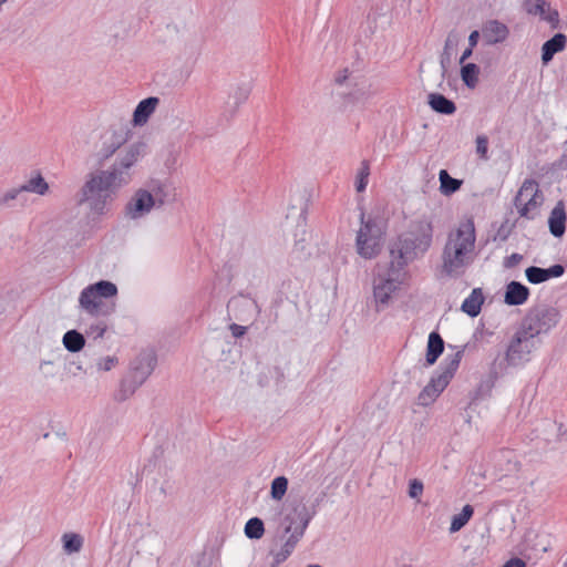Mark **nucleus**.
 Masks as SVG:
<instances>
[{
  "label": "nucleus",
  "mask_w": 567,
  "mask_h": 567,
  "mask_svg": "<svg viewBox=\"0 0 567 567\" xmlns=\"http://www.w3.org/2000/svg\"><path fill=\"white\" fill-rule=\"evenodd\" d=\"M130 136L126 127L114 132L110 141H105L96 153L100 165L115 155L113 163L104 169H96L86 175L85 182L78 193V204L86 205L95 215L106 212L107 205L114 199L118 190L127 186L134 176L135 166L146 153V144L136 142L125 150L117 152Z\"/></svg>",
  "instance_id": "obj_1"
},
{
  "label": "nucleus",
  "mask_w": 567,
  "mask_h": 567,
  "mask_svg": "<svg viewBox=\"0 0 567 567\" xmlns=\"http://www.w3.org/2000/svg\"><path fill=\"white\" fill-rule=\"evenodd\" d=\"M313 514V511L300 503L290 511L276 512L266 518L274 529L269 556L276 564L284 563L292 554Z\"/></svg>",
  "instance_id": "obj_2"
},
{
  "label": "nucleus",
  "mask_w": 567,
  "mask_h": 567,
  "mask_svg": "<svg viewBox=\"0 0 567 567\" xmlns=\"http://www.w3.org/2000/svg\"><path fill=\"white\" fill-rule=\"evenodd\" d=\"M475 226L467 219L449 233L443 247L441 271L446 277H460L475 258Z\"/></svg>",
  "instance_id": "obj_3"
},
{
  "label": "nucleus",
  "mask_w": 567,
  "mask_h": 567,
  "mask_svg": "<svg viewBox=\"0 0 567 567\" xmlns=\"http://www.w3.org/2000/svg\"><path fill=\"white\" fill-rule=\"evenodd\" d=\"M433 241V226L430 219L420 218L410 224L408 230L400 234L390 245L389 251L393 265L404 268L421 258Z\"/></svg>",
  "instance_id": "obj_4"
},
{
  "label": "nucleus",
  "mask_w": 567,
  "mask_h": 567,
  "mask_svg": "<svg viewBox=\"0 0 567 567\" xmlns=\"http://www.w3.org/2000/svg\"><path fill=\"white\" fill-rule=\"evenodd\" d=\"M117 295V287L109 280H100L85 287L79 297V307L85 313L100 318L106 317L113 311L109 299Z\"/></svg>",
  "instance_id": "obj_5"
},
{
  "label": "nucleus",
  "mask_w": 567,
  "mask_h": 567,
  "mask_svg": "<svg viewBox=\"0 0 567 567\" xmlns=\"http://www.w3.org/2000/svg\"><path fill=\"white\" fill-rule=\"evenodd\" d=\"M156 355L152 351L141 352L131 363V372L122 380L116 400L125 401L147 380L156 365Z\"/></svg>",
  "instance_id": "obj_6"
},
{
  "label": "nucleus",
  "mask_w": 567,
  "mask_h": 567,
  "mask_svg": "<svg viewBox=\"0 0 567 567\" xmlns=\"http://www.w3.org/2000/svg\"><path fill=\"white\" fill-rule=\"evenodd\" d=\"M360 220L361 226L355 237L357 252L364 259H372L381 251L384 231L377 220H364V213H361Z\"/></svg>",
  "instance_id": "obj_7"
},
{
  "label": "nucleus",
  "mask_w": 567,
  "mask_h": 567,
  "mask_svg": "<svg viewBox=\"0 0 567 567\" xmlns=\"http://www.w3.org/2000/svg\"><path fill=\"white\" fill-rule=\"evenodd\" d=\"M404 270L395 265H378L373 280V296L377 303L386 305L391 295L403 281Z\"/></svg>",
  "instance_id": "obj_8"
},
{
  "label": "nucleus",
  "mask_w": 567,
  "mask_h": 567,
  "mask_svg": "<svg viewBox=\"0 0 567 567\" xmlns=\"http://www.w3.org/2000/svg\"><path fill=\"white\" fill-rule=\"evenodd\" d=\"M462 351H457L451 360L445 363L442 371L431 379L429 384L424 386L417 396L419 405L429 406L439 398L452 380L460 365Z\"/></svg>",
  "instance_id": "obj_9"
},
{
  "label": "nucleus",
  "mask_w": 567,
  "mask_h": 567,
  "mask_svg": "<svg viewBox=\"0 0 567 567\" xmlns=\"http://www.w3.org/2000/svg\"><path fill=\"white\" fill-rule=\"evenodd\" d=\"M556 311L550 308H535L529 310L522 320L518 329L528 337L535 339L539 333L547 330L551 323L556 322Z\"/></svg>",
  "instance_id": "obj_10"
},
{
  "label": "nucleus",
  "mask_w": 567,
  "mask_h": 567,
  "mask_svg": "<svg viewBox=\"0 0 567 567\" xmlns=\"http://www.w3.org/2000/svg\"><path fill=\"white\" fill-rule=\"evenodd\" d=\"M534 349L535 339L528 337L517 328L507 346L505 360L509 365L515 367L522 364L528 361V357Z\"/></svg>",
  "instance_id": "obj_11"
},
{
  "label": "nucleus",
  "mask_w": 567,
  "mask_h": 567,
  "mask_svg": "<svg viewBox=\"0 0 567 567\" xmlns=\"http://www.w3.org/2000/svg\"><path fill=\"white\" fill-rule=\"evenodd\" d=\"M156 207L148 190L138 188L125 206V214L131 219H138Z\"/></svg>",
  "instance_id": "obj_12"
},
{
  "label": "nucleus",
  "mask_w": 567,
  "mask_h": 567,
  "mask_svg": "<svg viewBox=\"0 0 567 567\" xmlns=\"http://www.w3.org/2000/svg\"><path fill=\"white\" fill-rule=\"evenodd\" d=\"M524 8L527 13L540 16V18L553 28H557L559 23V13L556 9H551L546 0H525Z\"/></svg>",
  "instance_id": "obj_13"
},
{
  "label": "nucleus",
  "mask_w": 567,
  "mask_h": 567,
  "mask_svg": "<svg viewBox=\"0 0 567 567\" xmlns=\"http://www.w3.org/2000/svg\"><path fill=\"white\" fill-rule=\"evenodd\" d=\"M565 272V267L560 264L553 265L549 268H540L536 266H530L526 268L525 276L528 282L533 285H538L549 280L550 278H557L563 276Z\"/></svg>",
  "instance_id": "obj_14"
},
{
  "label": "nucleus",
  "mask_w": 567,
  "mask_h": 567,
  "mask_svg": "<svg viewBox=\"0 0 567 567\" xmlns=\"http://www.w3.org/2000/svg\"><path fill=\"white\" fill-rule=\"evenodd\" d=\"M508 34L507 25L498 20H488L482 28L483 40L489 45L504 42Z\"/></svg>",
  "instance_id": "obj_15"
},
{
  "label": "nucleus",
  "mask_w": 567,
  "mask_h": 567,
  "mask_svg": "<svg viewBox=\"0 0 567 567\" xmlns=\"http://www.w3.org/2000/svg\"><path fill=\"white\" fill-rule=\"evenodd\" d=\"M566 219L567 214L565 209V204L563 200H558L555 207L551 209L548 217L549 233L554 237L560 238L564 236L566 231Z\"/></svg>",
  "instance_id": "obj_16"
},
{
  "label": "nucleus",
  "mask_w": 567,
  "mask_h": 567,
  "mask_svg": "<svg viewBox=\"0 0 567 567\" xmlns=\"http://www.w3.org/2000/svg\"><path fill=\"white\" fill-rule=\"evenodd\" d=\"M159 99L156 96H150L142 100L133 112V124L135 126H143L147 123L150 116L155 112Z\"/></svg>",
  "instance_id": "obj_17"
},
{
  "label": "nucleus",
  "mask_w": 567,
  "mask_h": 567,
  "mask_svg": "<svg viewBox=\"0 0 567 567\" xmlns=\"http://www.w3.org/2000/svg\"><path fill=\"white\" fill-rule=\"evenodd\" d=\"M529 297V289L519 281H511L506 286L504 301L508 306H520Z\"/></svg>",
  "instance_id": "obj_18"
},
{
  "label": "nucleus",
  "mask_w": 567,
  "mask_h": 567,
  "mask_svg": "<svg viewBox=\"0 0 567 567\" xmlns=\"http://www.w3.org/2000/svg\"><path fill=\"white\" fill-rule=\"evenodd\" d=\"M567 43V37L564 33H556L553 38L547 40L542 47V62L548 64L554 55L563 51Z\"/></svg>",
  "instance_id": "obj_19"
},
{
  "label": "nucleus",
  "mask_w": 567,
  "mask_h": 567,
  "mask_svg": "<svg viewBox=\"0 0 567 567\" xmlns=\"http://www.w3.org/2000/svg\"><path fill=\"white\" fill-rule=\"evenodd\" d=\"M495 465L505 475H509L518 471L519 464L513 451L503 450L495 455Z\"/></svg>",
  "instance_id": "obj_20"
},
{
  "label": "nucleus",
  "mask_w": 567,
  "mask_h": 567,
  "mask_svg": "<svg viewBox=\"0 0 567 567\" xmlns=\"http://www.w3.org/2000/svg\"><path fill=\"white\" fill-rule=\"evenodd\" d=\"M427 103L434 112L440 114L451 115L456 111L455 103L440 93H430Z\"/></svg>",
  "instance_id": "obj_21"
},
{
  "label": "nucleus",
  "mask_w": 567,
  "mask_h": 567,
  "mask_svg": "<svg viewBox=\"0 0 567 567\" xmlns=\"http://www.w3.org/2000/svg\"><path fill=\"white\" fill-rule=\"evenodd\" d=\"M443 350L444 341L442 337L435 331L431 332L427 340L425 357L427 365L434 364L439 357L442 354Z\"/></svg>",
  "instance_id": "obj_22"
},
{
  "label": "nucleus",
  "mask_w": 567,
  "mask_h": 567,
  "mask_svg": "<svg viewBox=\"0 0 567 567\" xmlns=\"http://www.w3.org/2000/svg\"><path fill=\"white\" fill-rule=\"evenodd\" d=\"M484 302V296L481 288L472 290L471 295L463 301L462 311L467 313L470 317H476L481 312V307Z\"/></svg>",
  "instance_id": "obj_23"
},
{
  "label": "nucleus",
  "mask_w": 567,
  "mask_h": 567,
  "mask_svg": "<svg viewBox=\"0 0 567 567\" xmlns=\"http://www.w3.org/2000/svg\"><path fill=\"white\" fill-rule=\"evenodd\" d=\"M20 190H22V193H34L37 195L44 196L49 192V184L45 182L43 176L38 173L35 176H32L20 185Z\"/></svg>",
  "instance_id": "obj_24"
},
{
  "label": "nucleus",
  "mask_w": 567,
  "mask_h": 567,
  "mask_svg": "<svg viewBox=\"0 0 567 567\" xmlns=\"http://www.w3.org/2000/svg\"><path fill=\"white\" fill-rule=\"evenodd\" d=\"M146 190L150 192L154 205L159 208L168 198V187L161 181L153 179L148 183Z\"/></svg>",
  "instance_id": "obj_25"
},
{
  "label": "nucleus",
  "mask_w": 567,
  "mask_h": 567,
  "mask_svg": "<svg viewBox=\"0 0 567 567\" xmlns=\"http://www.w3.org/2000/svg\"><path fill=\"white\" fill-rule=\"evenodd\" d=\"M64 348L72 352H80L85 346L84 336L75 329L69 330L64 333L62 339Z\"/></svg>",
  "instance_id": "obj_26"
},
{
  "label": "nucleus",
  "mask_w": 567,
  "mask_h": 567,
  "mask_svg": "<svg viewBox=\"0 0 567 567\" xmlns=\"http://www.w3.org/2000/svg\"><path fill=\"white\" fill-rule=\"evenodd\" d=\"M538 184L534 179H525L514 198V205L515 207L523 205L522 203L527 202V198L538 197Z\"/></svg>",
  "instance_id": "obj_27"
},
{
  "label": "nucleus",
  "mask_w": 567,
  "mask_h": 567,
  "mask_svg": "<svg viewBox=\"0 0 567 567\" xmlns=\"http://www.w3.org/2000/svg\"><path fill=\"white\" fill-rule=\"evenodd\" d=\"M439 179H440V192L445 195L450 196L454 193H456L462 184L463 181L456 179L447 173L446 169H441L439 173Z\"/></svg>",
  "instance_id": "obj_28"
},
{
  "label": "nucleus",
  "mask_w": 567,
  "mask_h": 567,
  "mask_svg": "<svg viewBox=\"0 0 567 567\" xmlns=\"http://www.w3.org/2000/svg\"><path fill=\"white\" fill-rule=\"evenodd\" d=\"M251 93V86L248 83H243L237 85L231 94L229 95V104L233 105L234 110H237L240 105H243L249 97Z\"/></svg>",
  "instance_id": "obj_29"
},
{
  "label": "nucleus",
  "mask_w": 567,
  "mask_h": 567,
  "mask_svg": "<svg viewBox=\"0 0 567 567\" xmlns=\"http://www.w3.org/2000/svg\"><path fill=\"white\" fill-rule=\"evenodd\" d=\"M480 68L475 63H466L461 69V78L464 84L474 89L478 83Z\"/></svg>",
  "instance_id": "obj_30"
},
{
  "label": "nucleus",
  "mask_w": 567,
  "mask_h": 567,
  "mask_svg": "<svg viewBox=\"0 0 567 567\" xmlns=\"http://www.w3.org/2000/svg\"><path fill=\"white\" fill-rule=\"evenodd\" d=\"M63 549L66 554L79 553L83 546V537L75 533H65L62 536Z\"/></svg>",
  "instance_id": "obj_31"
},
{
  "label": "nucleus",
  "mask_w": 567,
  "mask_h": 567,
  "mask_svg": "<svg viewBox=\"0 0 567 567\" xmlns=\"http://www.w3.org/2000/svg\"><path fill=\"white\" fill-rule=\"evenodd\" d=\"M474 509L471 505H465L461 513L452 517L450 532L455 533L462 529L473 516Z\"/></svg>",
  "instance_id": "obj_32"
},
{
  "label": "nucleus",
  "mask_w": 567,
  "mask_h": 567,
  "mask_svg": "<svg viewBox=\"0 0 567 567\" xmlns=\"http://www.w3.org/2000/svg\"><path fill=\"white\" fill-rule=\"evenodd\" d=\"M265 534L264 522L258 517L248 519L245 525V535L250 539H260Z\"/></svg>",
  "instance_id": "obj_33"
},
{
  "label": "nucleus",
  "mask_w": 567,
  "mask_h": 567,
  "mask_svg": "<svg viewBox=\"0 0 567 567\" xmlns=\"http://www.w3.org/2000/svg\"><path fill=\"white\" fill-rule=\"evenodd\" d=\"M22 190H20V186L12 187L7 189L4 193L0 195V207L1 208H12L14 207V202L21 199Z\"/></svg>",
  "instance_id": "obj_34"
},
{
  "label": "nucleus",
  "mask_w": 567,
  "mask_h": 567,
  "mask_svg": "<svg viewBox=\"0 0 567 567\" xmlns=\"http://www.w3.org/2000/svg\"><path fill=\"white\" fill-rule=\"evenodd\" d=\"M288 488V480L285 476H277L271 482L270 495L275 501H281Z\"/></svg>",
  "instance_id": "obj_35"
},
{
  "label": "nucleus",
  "mask_w": 567,
  "mask_h": 567,
  "mask_svg": "<svg viewBox=\"0 0 567 567\" xmlns=\"http://www.w3.org/2000/svg\"><path fill=\"white\" fill-rule=\"evenodd\" d=\"M369 175H370V165H369V162L364 159L361 162L360 168L357 173V178H355L357 192L361 193L365 189V187L368 185Z\"/></svg>",
  "instance_id": "obj_36"
},
{
  "label": "nucleus",
  "mask_w": 567,
  "mask_h": 567,
  "mask_svg": "<svg viewBox=\"0 0 567 567\" xmlns=\"http://www.w3.org/2000/svg\"><path fill=\"white\" fill-rule=\"evenodd\" d=\"M96 319V322L91 323L85 330L86 336L94 340L102 338L107 329V326L103 320H100L99 318Z\"/></svg>",
  "instance_id": "obj_37"
},
{
  "label": "nucleus",
  "mask_w": 567,
  "mask_h": 567,
  "mask_svg": "<svg viewBox=\"0 0 567 567\" xmlns=\"http://www.w3.org/2000/svg\"><path fill=\"white\" fill-rule=\"evenodd\" d=\"M523 205H518L516 208L518 210V214L522 217H525L527 219H533L534 216H532L529 213L532 210H535L539 205L540 202L537 200V197L527 198V202L522 203Z\"/></svg>",
  "instance_id": "obj_38"
},
{
  "label": "nucleus",
  "mask_w": 567,
  "mask_h": 567,
  "mask_svg": "<svg viewBox=\"0 0 567 567\" xmlns=\"http://www.w3.org/2000/svg\"><path fill=\"white\" fill-rule=\"evenodd\" d=\"M423 489H424V486H423L422 481H420L417 478H413L409 482L408 494L412 499L419 501L421 495L423 494Z\"/></svg>",
  "instance_id": "obj_39"
},
{
  "label": "nucleus",
  "mask_w": 567,
  "mask_h": 567,
  "mask_svg": "<svg viewBox=\"0 0 567 567\" xmlns=\"http://www.w3.org/2000/svg\"><path fill=\"white\" fill-rule=\"evenodd\" d=\"M117 362L118 360L114 355L100 358L96 362V369L99 371H111L117 364Z\"/></svg>",
  "instance_id": "obj_40"
},
{
  "label": "nucleus",
  "mask_w": 567,
  "mask_h": 567,
  "mask_svg": "<svg viewBox=\"0 0 567 567\" xmlns=\"http://www.w3.org/2000/svg\"><path fill=\"white\" fill-rule=\"evenodd\" d=\"M487 151H488V138L485 135H478L476 137V153L482 159H487Z\"/></svg>",
  "instance_id": "obj_41"
},
{
  "label": "nucleus",
  "mask_w": 567,
  "mask_h": 567,
  "mask_svg": "<svg viewBox=\"0 0 567 567\" xmlns=\"http://www.w3.org/2000/svg\"><path fill=\"white\" fill-rule=\"evenodd\" d=\"M523 260V255L514 252L511 256L506 257L503 261V266L505 268H514Z\"/></svg>",
  "instance_id": "obj_42"
},
{
  "label": "nucleus",
  "mask_w": 567,
  "mask_h": 567,
  "mask_svg": "<svg viewBox=\"0 0 567 567\" xmlns=\"http://www.w3.org/2000/svg\"><path fill=\"white\" fill-rule=\"evenodd\" d=\"M233 337L240 338L246 333L247 328L237 323H231L229 326Z\"/></svg>",
  "instance_id": "obj_43"
},
{
  "label": "nucleus",
  "mask_w": 567,
  "mask_h": 567,
  "mask_svg": "<svg viewBox=\"0 0 567 567\" xmlns=\"http://www.w3.org/2000/svg\"><path fill=\"white\" fill-rule=\"evenodd\" d=\"M503 567H526V564L523 559L515 557L507 560Z\"/></svg>",
  "instance_id": "obj_44"
},
{
  "label": "nucleus",
  "mask_w": 567,
  "mask_h": 567,
  "mask_svg": "<svg viewBox=\"0 0 567 567\" xmlns=\"http://www.w3.org/2000/svg\"><path fill=\"white\" fill-rule=\"evenodd\" d=\"M349 78V72L348 70H343L341 72L338 73V75L336 76L334 81L338 83V84H343L346 82V80Z\"/></svg>",
  "instance_id": "obj_45"
},
{
  "label": "nucleus",
  "mask_w": 567,
  "mask_h": 567,
  "mask_svg": "<svg viewBox=\"0 0 567 567\" xmlns=\"http://www.w3.org/2000/svg\"><path fill=\"white\" fill-rule=\"evenodd\" d=\"M301 235L302 236L306 235L305 225L301 226ZM303 241H305V237H301L300 239H296V241H295L296 248L299 250H305Z\"/></svg>",
  "instance_id": "obj_46"
},
{
  "label": "nucleus",
  "mask_w": 567,
  "mask_h": 567,
  "mask_svg": "<svg viewBox=\"0 0 567 567\" xmlns=\"http://www.w3.org/2000/svg\"><path fill=\"white\" fill-rule=\"evenodd\" d=\"M478 38H480L478 31L475 30V31L471 32V34L468 37V43H470L471 48H474L477 44Z\"/></svg>",
  "instance_id": "obj_47"
},
{
  "label": "nucleus",
  "mask_w": 567,
  "mask_h": 567,
  "mask_svg": "<svg viewBox=\"0 0 567 567\" xmlns=\"http://www.w3.org/2000/svg\"><path fill=\"white\" fill-rule=\"evenodd\" d=\"M472 52H473V48H467L461 55L460 58V63L463 64L471 55H472Z\"/></svg>",
  "instance_id": "obj_48"
},
{
  "label": "nucleus",
  "mask_w": 567,
  "mask_h": 567,
  "mask_svg": "<svg viewBox=\"0 0 567 567\" xmlns=\"http://www.w3.org/2000/svg\"><path fill=\"white\" fill-rule=\"evenodd\" d=\"M441 68H442L441 76H442V79H444L445 78V73H446V65H445L444 59L441 60Z\"/></svg>",
  "instance_id": "obj_49"
},
{
  "label": "nucleus",
  "mask_w": 567,
  "mask_h": 567,
  "mask_svg": "<svg viewBox=\"0 0 567 567\" xmlns=\"http://www.w3.org/2000/svg\"><path fill=\"white\" fill-rule=\"evenodd\" d=\"M52 363H53L52 361H45V360H44V361H41V363H40V370H43L44 365H50V364H52Z\"/></svg>",
  "instance_id": "obj_50"
},
{
  "label": "nucleus",
  "mask_w": 567,
  "mask_h": 567,
  "mask_svg": "<svg viewBox=\"0 0 567 567\" xmlns=\"http://www.w3.org/2000/svg\"><path fill=\"white\" fill-rule=\"evenodd\" d=\"M305 213H306V208H301V213H300V218H302V220H305Z\"/></svg>",
  "instance_id": "obj_51"
},
{
  "label": "nucleus",
  "mask_w": 567,
  "mask_h": 567,
  "mask_svg": "<svg viewBox=\"0 0 567 567\" xmlns=\"http://www.w3.org/2000/svg\"><path fill=\"white\" fill-rule=\"evenodd\" d=\"M307 567H322V566H320L318 564H309Z\"/></svg>",
  "instance_id": "obj_52"
},
{
  "label": "nucleus",
  "mask_w": 567,
  "mask_h": 567,
  "mask_svg": "<svg viewBox=\"0 0 567 567\" xmlns=\"http://www.w3.org/2000/svg\"><path fill=\"white\" fill-rule=\"evenodd\" d=\"M279 565H280V564H276V561H275V560H272V563H271L270 567H278Z\"/></svg>",
  "instance_id": "obj_53"
},
{
  "label": "nucleus",
  "mask_w": 567,
  "mask_h": 567,
  "mask_svg": "<svg viewBox=\"0 0 567 567\" xmlns=\"http://www.w3.org/2000/svg\"><path fill=\"white\" fill-rule=\"evenodd\" d=\"M4 2H7V0H0V7H1Z\"/></svg>",
  "instance_id": "obj_54"
}]
</instances>
